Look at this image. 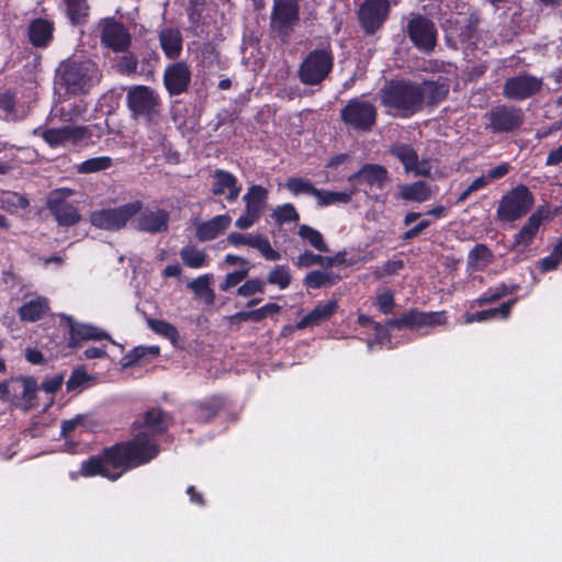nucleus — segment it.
<instances>
[{"label": "nucleus", "mask_w": 562, "mask_h": 562, "mask_svg": "<svg viewBox=\"0 0 562 562\" xmlns=\"http://www.w3.org/2000/svg\"><path fill=\"white\" fill-rule=\"evenodd\" d=\"M113 166V159L109 156H98L83 160L75 165L76 172L79 175H90L105 171Z\"/></svg>", "instance_id": "39"}, {"label": "nucleus", "mask_w": 562, "mask_h": 562, "mask_svg": "<svg viewBox=\"0 0 562 562\" xmlns=\"http://www.w3.org/2000/svg\"><path fill=\"white\" fill-rule=\"evenodd\" d=\"M64 3L66 18L72 26L87 24L90 16L88 0H64Z\"/></svg>", "instance_id": "31"}, {"label": "nucleus", "mask_w": 562, "mask_h": 562, "mask_svg": "<svg viewBox=\"0 0 562 562\" xmlns=\"http://www.w3.org/2000/svg\"><path fill=\"white\" fill-rule=\"evenodd\" d=\"M147 353L158 355V347H143L138 346L133 348L128 353L122 358V366L124 368H131L137 364Z\"/></svg>", "instance_id": "47"}, {"label": "nucleus", "mask_w": 562, "mask_h": 562, "mask_svg": "<svg viewBox=\"0 0 562 562\" xmlns=\"http://www.w3.org/2000/svg\"><path fill=\"white\" fill-rule=\"evenodd\" d=\"M212 178L214 181L211 191L214 195H222L227 190L226 200L228 203H233L238 199L241 186L238 183L235 175L224 169H215Z\"/></svg>", "instance_id": "23"}, {"label": "nucleus", "mask_w": 562, "mask_h": 562, "mask_svg": "<svg viewBox=\"0 0 562 562\" xmlns=\"http://www.w3.org/2000/svg\"><path fill=\"white\" fill-rule=\"evenodd\" d=\"M495 317V310L488 308L479 311L472 314H468L465 318V323H473V322H486Z\"/></svg>", "instance_id": "61"}, {"label": "nucleus", "mask_w": 562, "mask_h": 562, "mask_svg": "<svg viewBox=\"0 0 562 562\" xmlns=\"http://www.w3.org/2000/svg\"><path fill=\"white\" fill-rule=\"evenodd\" d=\"M268 199V190L260 184H252L243 196L248 213L261 215L265 203Z\"/></svg>", "instance_id": "34"}, {"label": "nucleus", "mask_w": 562, "mask_h": 562, "mask_svg": "<svg viewBox=\"0 0 562 562\" xmlns=\"http://www.w3.org/2000/svg\"><path fill=\"white\" fill-rule=\"evenodd\" d=\"M300 21L299 0H274L270 16L271 29L283 40L288 38Z\"/></svg>", "instance_id": "11"}, {"label": "nucleus", "mask_w": 562, "mask_h": 562, "mask_svg": "<svg viewBox=\"0 0 562 562\" xmlns=\"http://www.w3.org/2000/svg\"><path fill=\"white\" fill-rule=\"evenodd\" d=\"M509 170H510L509 162H502L498 166L491 168L487 171L486 176L490 181L498 180V179L504 178L506 175H508Z\"/></svg>", "instance_id": "62"}, {"label": "nucleus", "mask_w": 562, "mask_h": 562, "mask_svg": "<svg viewBox=\"0 0 562 562\" xmlns=\"http://www.w3.org/2000/svg\"><path fill=\"white\" fill-rule=\"evenodd\" d=\"M535 204V195L526 184H518L502 195L497 209V220L513 223L525 217Z\"/></svg>", "instance_id": "8"}, {"label": "nucleus", "mask_w": 562, "mask_h": 562, "mask_svg": "<svg viewBox=\"0 0 562 562\" xmlns=\"http://www.w3.org/2000/svg\"><path fill=\"white\" fill-rule=\"evenodd\" d=\"M539 228L540 226L527 220L522 227L514 235L513 247L519 248L520 251L527 249L532 244Z\"/></svg>", "instance_id": "40"}, {"label": "nucleus", "mask_w": 562, "mask_h": 562, "mask_svg": "<svg viewBox=\"0 0 562 562\" xmlns=\"http://www.w3.org/2000/svg\"><path fill=\"white\" fill-rule=\"evenodd\" d=\"M231 224L228 215H216L196 226L195 236L200 241H210L218 237Z\"/></svg>", "instance_id": "28"}, {"label": "nucleus", "mask_w": 562, "mask_h": 562, "mask_svg": "<svg viewBox=\"0 0 562 562\" xmlns=\"http://www.w3.org/2000/svg\"><path fill=\"white\" fill-rule=\"evenodd\" d=\"M227 241L236 247L249 246L256 248L267 260L277 261L281 258V254L272 248L268 237L260 234L251 235L232 232L227 236Z\"/></svg>", "instance_id": "20"}, {"label": "nucleus", "mask_w": 562, "mask_h": 562, "mask_svg": "<svg viewBox=\"0 0 562 562\" xmlns=\"http://www.w3.org/2000/svg\"><path fill=\"white\" fill-rule=\"evenodd\" d=\"M376 306L379 308L380 312H382L383 314H389L392 312L394 305H395V302H394V296L392 294L391 291H385L383 293H380L378 296H376Z\"/></svg>", "instance_id": "54"}, {"label": "nucleus", "mask_w": 562, "mask_h": 562, "mask_svg": "<svg viewBox=\"0 0 562 562\" xmlns=\"http://www.w3.org/2000/svg\"><path fill=\"white\" fill-rule=\"evenodd\" d=\"M389 153L402 164L406 173H411V170H414L415 164H417L418 153L413 145L396 142L390 146Z\"/></svg>", "instance_id": "30"}, {"label": "nucleus", "mask_w": 562, "mask_h": 562, "mask_svg": "<svg viewBox=\"0 0 562 562\" xmlns=\"http://www.w3.org/2000/svg\"><path fill=\"white\" fill-rule=\"evenodd\" d=\"M69 323V347L78 348L86 340L110 339V335L101 328L75 322L71 317H67Z\"/></svg>", "instance_id": "25"}, {"label": "nucleus", "mask_w": 562, "mask_h": 562, "mask_svg": "<svg viewBox=\"0 0 562 562\" xmlns=\"http://www.w3.org/2000/svg\"><path fill=\"white\" fill-rule=\"evenodd\" d=\"M450 90L449 80L439 76L436 80L416 82L407 78L392 79L380 91L381 104L389 113L409 119L425 106L434 108L441 103Z\"/></svg>", "instance_id": "1"}, {"label": "nucleus", "mask_w": 562, "mask_h": 562, "mask_svg": "<svg viewBox=\"0 0 562 562\" xmlns=\"http://www.w3.org/2000/svg\"><path fill=\"white\" fill-rule=\"evenodd\" d=\"M88 380L89 375L83 369H75L66 382V389L68 392L75 391L82 386Z\"/></svg>", "instance_id": "53"}, {"label": "nucleus", "mask_w": 562, "mask_h": 562, "mask_svg": "<svg viewBox=\"0 0 562 562\" xmlns=\"http://www.w3.org/2000/svg\"><path fill=\"white\" fill-rule=\"evenodd\" d=\"M406 34L412 44L422 52L434 50L437 44L435 23L423 14H414L406 25Z\"/></svg>", "instance_id": "12"}, {"label": "nucleus", "mask_w": 562, "mask_h": 562, "mask_svg": "<svg viewBox=\"0 0 562 562\" xmlns=\"http://www.w3.org/2000/svg\"><path fill=\"white\" fill-rule=\"evenodd\" d=\"M336 257H328L323 255L314 254L311 250H304L302 254L299 255L296 258L294 265L302 269V268H308L314 265H319L325 268H330L336 262Z\"/></svg>", "instance_id": "42"}, {"label": "nucleus", "mask_w": 562, "mask_h": 562, "mask_svg": "<svg viewBox=\"0 0 562 562\" xmlns=\"http://www.w3.org/2000/svg\"><path fill=\"white\" fill-rule=\"evenodd\" d=\"M0 109L8 114L16 111V97L12 91L7 90L0 93Z\"/></svg>", "instance_id": "55"}, {"label": "nucleus", "mask_w": 562, "mask_h": 562, "mask_svg": "<svg viewBox=\"0 0 562 562\" xmlns=\"http://www.w3.org/2000/svg\"><path fill=\"white\" fill-rule=\"evenodd\" d=\"M339 279L331 271L312 270L304 277L303 284L308 289H321L336 284Z\"/></svg>", "instance_id": "36"}, {"label": "nucleus", "mask_w": 562, "mask_h": 562, "mask_svg": "<svg viewBox=\"0 0 562 562\" xmlns=\"http://www.w3.org/2000/svg\"><path fill=\"white\" fill-rule=\"evenodd\" d=\"M44 142L52 148L65 146L70 143L74 146L80 145L83 140L90 139L92 133L89 126L65 125L57 128H46L40 134Z\"/></svg>", "instance_id": "17"}, {"label": "nucleus", "mask_w": 562, "mask_h": 562, "mask_svg": "<svg viewBox=\"0 0 562 562\" xmlns=\"http://www.w3.org/2000/svg\"><path fill=\"white\" fill-rule=\"evenodd\" d=\"M144 207L140 200H135L116 207L95 210L90 213V224L99 229L119 232L126 227L127 223L135 217Z\"/></svg>", "instance_id": "9"}, {"label": "nucleus", "mask_w": 562, "mask_h": 562, "mask_svg": "<svg viewBox=\"0 0 562 562\" xmlns=\"http://www.w3.org/2000/svg\"><path fill=\"white\" fill-rule=\"evenodd\" d=\"M138 59L132 52H125L116 63V70L123 76H132L137 72Z\"/></svg>", "instance_id": "49"}, {"label": "nucleus", "mask_w": 562, "mask_h": 562, "mask_svg": "<svg viewBox=\"0 0 562 562\" xmlns=\"http://www.w3.org/2000/svg\"><path fill=\"white\" fill-rule=\"evenodd\" d=\"M148 327L157 335L170 340L173 345L179 339V331L177 327L167 321L158 318H147Z\"/></svg>", "instance_id": "45"}, {"label": "nucleus", "mask_w": 562, "mask_h": 562, "mask_svg": "<svg viewBox=\"0 0 562 562\" xmlns=\"http://www.w3.org/2000/svg\"><path fill=\"white\" fill-rule=\"evenodd\" d=\"M297 235L306 241L311 247L316 249L319 252H329L330 249L326 244L323 234L316 228L302 224L299 227Z\"/></svg>", "instance_id": "38"}, {"label": "nucleus", "mask_w": 562, "mask_h": 562, "mask_svg": "<svg viewBox=\"0 0 562 562\" xmlns=\"http://www.w3.org/2000/svg\"><path fill=\"white\" fill-rule=\"evenodd\" d=\"M285 187L295 195L304 193L315 196V193H317V188L310 180L300 177L289 178Z\"/></svg>", "instance_id": "48"}, {"label": "nucleus", "mask_w": 562, "mask_h": 562, "mask_svg": "<svg viewBox=\"0 0 562 562\" xmlns=\"http://www.w3.org/2000/svg\"><path fill=\"white\" fill-rule=\"evenodd\" d=\"M401 196L408 201L425 202L430 196V190L425 181H416L404 186L401 190Z\"/></svg>", "instance_id": "44"}, {"label": "nucleus", "mask_w": 562, "mask_h": 562, "mask_svg": "<svg viewBox=\"0 0 562 562\" xmlns=\"http://www.w3.org/2000/svg\"><path fill=\"white\" fill-rule=\"evenodd\" d=\"M356 191L357 189H353L350 192H337L317 189L315 198L317 199L319 206H328L331 204H347L352 200V195L356 193Z\"/></svg>", "instance_id": "41"}, {"label": "nucleus", "mask_w": 562, "mask_h": 562, "mask_svg": "<svg viewBox=\"0 0 562 562\" xmlns=\"http://www.w3.org/2000/svg\"><path fill=\"white\" fill-rule=\"evenodd\" d=\"M249 269H240L226 274L225 280L220 284L222 291H227L231 288L236 286L248 276Z\"/></svg>", "instance_id": "52"}, {"label": "nucleus", "mask_w": 562, "mask_h": 562, "mask_svg": "<svg viewBox=\"0 0 562 562\" xmlns=\"http://www.w3.org/2000/svg\"><path fill=\"white\" fill-rule=\"evenodd\" d=\"M431 225V222L429 220H422L419 223H417L415 226L406 231L402 239L403 240H411L416 238L418 235H420L426 228H428Z\"/></svg>", "instance_id": "59"}, {"label": "nucleus", "mask_w": 562, "mask_h": 562, "mask_svg": "<svg viewBox=\"0 0 562 562\" xmlns=\"http://www.w3.org/2000/svg\"><path fill=\"white\" fill-rule=\"evenodd\" d=\"M126 104L133 119L143 120L146 125H157L161 117L162 101L157 91L144 85L130 88Z\"/></svg>", "instance_id": "5"}, {"label": "nucleus", "mask_w": 562, "mask_h": 562, "mask_svg": "<svg viewBox=\"0 0 562 562\" xmlns=\"http://www.w3.org/2000/svg\"><path fill=\"white\" fill-rule=\"evenodd\" d=\"M179 255L183 265L188 268L199 269L209 265L207 254L193 245L182 247Z\"/></svg>", "instance_id": "37"}, {"label": "nucleus", "mask_w": 562, "mask_h": 562, "mask_svg": "<svg viewBox=\"0 0 562 562\" xmlns=\"http://www.w3.org/2000/svg\"><path fill=\"white\" fill-rule=\"evenodd\" d=\"M47 207L59 226H75L81 220L78 209L63 199L49 200Z\"/></svg>", "instance_id": "26"}, {"label": "nucleus", "mask_w": 562, "mask_h": 562, "mask_svg": "<svg viewBox=\"0 0 562 562\" xmlns=\"http://www.w3.org/2000/svg\"><path fill=\"white\" fill-rule=\"evenodd\" d=\"M101 44L114 53H125L132 45V35L128 29L113 16L100 21Z\"/></svg>", "instance_id": "15"}, {"label": "nucleus", "mask_w": 562, "mask_h": 562, "mask_svg": "<svg viewBox=\"0 0 562 562\" xmlns=\"http://www.w3.org/2000/svg\"><path fill=\"white\" fill-rule=\"evenodd\" d=\"M552 217L550 207L548 204L539 205L535 212L528 217V221L541 226L543 222L549 221Z\"/></svg>", "instance_id": "56"}, {"label": "nucleus", "mask_w": 562, "mask_h": 562, "mask_svg": "<svg viewBox=\"0 0 562 562\" xmlns=\"http://www.w3.org/2000/svg\"><path fill=\"white\" fill-rule=\"evenodd\" d=\"M276 222L280 225L284 223L297 222L300 218L299 212L291 203H285L278 206L272 214Z\"/></svg>", "instance_id": "50"}, {"label": "nucleus", "mask_w": 562, "mask_h": 562, "mask_svg": "<svg viewBox=\"0 0 562 562\" xmlns=\"http://www.w3.org/2000/svg\"><path fill=\"white\" fill-rule=\"evenodd\" d=\"M228 401L221 394L211 395L193 403V416L198 423L206 424L213 420L220 412L226 408Z\"/></svg>", "instance_id": "24"}, {"label": "nucleus", "mask_w": 562, "mask_h": 562, "mask_svg": "<svg viewBox=\"0 0 562 562\" xmlns=\"http://www.w3.org/2000/svg\"><path fill=\"white\" fill-rule=\"evenodd\" d=\"M493 260V251L485 244H476L468 254L467 267L472 271H483Z\"/></svg>", "instance_id": "32"}, {"label": "nucleus", "mask_w": 562, "mask_h": 562, "mask_svg": "<svg viewBox=\"0 0 562 562\" xmlns=\"http://www.w3.org/2000/svg\"><path fill=\"white\" fill-rule=\"evenodd\" d=\"M292 282L290 268L286 265L274 266L267 277V283L277 285L280 290H285Z\"/></svg>", "instance_id": "46"}, {"label": "nucleus", "mask_w": 562, "mask_h": 562, "mask_svg": "<svg viewBox=\"0 0 562 562\" xmlns=\"http://www.w3.org/2000/svg\"><path fill=\"white\" fill-rule=\"evenodd\" d=\"M485 130L492 134H509L520 128L525 114L521 108L497 104L485 113Z\"/></svg>", "instance_id": "10"}, {"label": "nucleus", "mask_w": 562, "mask_h": 562, "mask_svg": "<svg viewBox=\"0 0 562 562\" xmlns=\"http://www.w3.org/2000/svg\"><path fill=\"white\" fill-rule=\"evenodd\" d=\"M543 87V79L529 72H520L505 80L503 95L513 101H525L538 94Z\"/></svg>", "instance_id": "13"}, {"label": "nucleus", "mask_w": 562, "mask_h": 562, "mask_svg": "<svg viewBox=\"0 0 562 562\" xmlns=\"http://www.w3.org/2000/svg\"><path fill=\"white\" fill-rule=\"evenodd\" d=\"M211 274H203L188 283V288L199 297L204 299L206 303L212 304L215 293L211 289Z\"/></svg>", "instance_id": "43"}, {"label": "nucleus", "mask_w": 562, "mask_h": 562, "mask_svg": "<svg viewBox=\"0 0 562 562\" xmlns=\"http://www.w3.org/2000/svg\"><path fill=\"white\" fill-rule=\"evenodd\" d=\"M335 56L330 43L311 50L299 67V79L305 86H317L333 71Z\"/></svg>", "instance_id": "6"}, {"label": "nucleus", "mask_w": 562, "mask_h": 562, "mask_svg": "<svg viewBox=\"0 0 562 562\" xmlns=\"http://www.w3.org/2000/svg\"><path fill=\"white\" fill-rule=\"evenodd\" d=\"M519 289V284H506L502 282L494 288H488L486 292L475 300V303L480 306L491 304L499 301L506 295L516 293Z\"/></svg>", "instance_id": "35"}, {"label": "nucleus", "mask_w": 562, "mask_h": 562, "mask_svg": "<svg viewBox=\"0 0 562 562\" xmlns=\"http://www.w3.org/2000/svg\"><path fill=\"white\" fill-rule=\"evenodd\" d=\"M191 82V70L184 61L173 63L165 69L164 86L170 95L184 93Z\"/></svg>", "instance_id": "18"}, {"label": "nucleus", "mask_w": 562, "mask_h": 562, "mask_svg": "<svg viewBox=\"0 0 562 562\" xmlns=\"http://www.w3.org/2000/svg\"><path fill=\"white\" fill-rule=\"evenodd\" d=\"M160 47L169 59H177L182 52V36L177 29H164L159 33Z\"/></svg>", "instance_id": "29"}, {"label": "nucleus", "mask_w": 562, "mask_h": 562, "mask_svg": "<svg viewBox=\"0 0 562 562\" xmlns=\"http://www.w3.org/2000/svg\"><path fill=\"white\" fill-rule=\"evenodd\" d=\"M389 14V0H364L358 10L359 25L367 35H373L386 22Z\"/></svg>", "instance_id": "16"}, {"label": "nucleus", "mask_w": 562, "mask_h": 562, "mask_svg": "<svg viewBox=\"0 0 562 562\" xmlns=\"http://www.w3.org/2000/svg\"><path fill=\"white\" fill-rule=\"evenodd\" d=\"M47 300L44 297H36L22 304L18 311L19 317L23 322H37L48 311Z\"/></svg>", "instance_id": "33"}, {"label": "nucleus", "mask_w": 562, "mask_h": 562, "mask_svg": "<svg viewBox=\"0 0 562 562\" xmlns=\"http://www.w3.org/2000/svg\"><path fill=\"white\" fill-rule=\"evenodd\" d=\"M266 282L255 278L247 280L237 289V294L243 297H249L256 293H265Z\"/></svg>", "instance_id": "51"}, {"label": "nucleus", "mask_w": 562, "mask_h": 562, "mask_svg": "<svg viewBox=\"0 0 562 562\" xmlns=\"http://www.w3.org/2000/svg\"><path fill=\"white\" fill-rule=\"evenodd\" d=\"M55 23L44 18L33 19L26 30L29 43L40 49L50 46L54 41Z\"/></svg>", "instance_id": "22"}, {"label": "nucleus", "mask_w": 562, "mask_h": 562, "mask_svg": "<svg viewBox=\"0 0 562 562\" xmlns=\"http://www.w3.org/2000/svg\"><path fill=\"white\" fill-rule=\"evenodd\" d=\"M447 323L446 311L423 312L418 308H409L398 317L391 318L386 324L392 328H423L445 325Z\"/></svg>", "instance_id": "14"}, {"label": "nucleus", "mask_w": 562, "mask_h": 562, "mask_svg": "<svg viewBox=\"0 0 562 562\" xmlns=\"http://www.w3.org/2000/svg\"><path fill=\"white\" fill-rule=\"evenodd\" d=\"M389 181L387 169L379 164H364L358 171L348 177V182L353 189L357 186L366 184L369 188L382 190Z\"/></svg>", "instance_id": "19"}, {"label": "nucleus", "mask_w": 562, "mask_h": 562, "mask_svg": "<svg viewBox=\"0 0 562 562\" xmlns=\"http://www.w3.org/2000/svg\"><path fill=\"white\" fill-rule=\"evenodd\" d=\"M202 61L212 65L217 58V50L214 44L204 43L201 47Z\"/></svg>", "instance_id": "64"}, {"label": "nucleus", "mask_w": 562, "mask_h": 562, "mask_svg": "<svg viewBox=\"0 0 562 562\" xmlns=\"http://www.w3.org/2000/svg\"><path fill=\"white\" fill-rule=\"evenodd\" d=\"M171 425V418L159 407L147 409L143 416L137 417L131 425L134 434L126 441H136L143 445L146 464L155 460L160 453V445L157 437L165 435Z\"/></svg>", "instance_id": "3"}, {"label": "nucleus", "mask_w": 562, "mask_h": 562, "mask_svg": "<svg viewBox=\"0 0 562 562\" xmlns=\"http://www.w3.org/2000/svg\"><path fill=\"white\" fill-rule=\"evenodd\" d=\"M83 422H85L83 415H77L76 417H74L71 419L63 420L61 436L64 438L68 437L77 428V426L83 424Z\"/></svg>", "instance_id": "60"}, {"label": "nucleus", "mask_w": 562, "mask_h": 562, "mask_svg": "<svg viewBox=\"0 0 562 562\" xmlns=\"http://www.w3.org/2000/svg\"><path fill=\"white\" fill-rule=\"evenodd\" d=\"M63 383H64V375L63 374H54L52 376H46L44 379V381L42 382V389L46 393L54 394L58 390H60Z\"/></svg>", "instance_id": "57"}, {"label": "nucleus", "mask_w": 562, "mask_h": 562, "mask_svg": "<svg viewBox=\"0 0 562 562\" xmlns=\"http://www.w3.org/2000/svg\"><path fill=\"white\" fill-rule=\"evenodd\" d=\"M259 217H260V215H258L256 213H248L246 211V213L244 215H240L236 220L235 226L240 229H247V228L251 227L259 220Z\"/></svg>", "instance_id": "63"}, {"label": "nucleus", "mask_w": 562, "mask_h": 562, "mask_svg": "<svg viewBox=\"0 0 562 562\" xmlns=\"http://www.w3.org/2000/svg\"><path fill=\"white\" fill-rule=\"evenodd\" d=\"M337 308L338 303L336 300H329L326 303H318L311 312L296 323L295 328L304 329L311 326H317L329 319Z\"/></svg>", "instance_id": "27"}, {"label": "nucleus", "mask_w": 562, "mask_h": 562, "mask_svg": "<svg viewBox=\"0 0 562 562\" xmlns=\"http://www.w3.org/2000/svg\"><path fill=\"white\" fill-rule=\"evenodd\" d=\"M339 119L350 131L369 133L376 125L378 109L372 101L355 97L340 109Z\"/></svg>", "instance_id": "7"}, {"label": "nucleus", "mask_w": 562, "mask_h": 562, "mask_svg": "<svg viewBox=\"0 0 562 562\" xmlns=\"http://www.w3.org/2000/svg\"><path fill=\"white\" fill-rule=\"evenodd\" d=\"M143 445L136 441H119L104 447L97 456H91L80 464L79 473L85 477L102 476L112 482L123 474L146 465L147 458Z\"/></svg>", "instance_id": "2"}, {"label": "nucleus", "mask_w": 562, "mask_h": 562, "mask_svg": "<svg viewBox=\"0 0 562 562\" xmlns=\"http://www.w3.org/2000/svg\"><path fill=\"white\" fill-rule=\"evenodd\" d=\"M561 261L562 259H560L559 257H554V255L550 252V255L540 259V261L538 262V268L543 273L550 272L555 270Z\"/></svg>", "instance_id": "58"}, {"label": "nucleus", "mask_w": 562, "mask_h": 562, "mask_svg": "<svg viewBox=\"0 0 562 562\" xmlns=\"http://www.w3.org/2000/svg\"><path fill=\"white\" fill-rule=\"evenodd\" d=\"M134 228L138 232L158 234L169 227V213L162 209L145 210L137 214Z\"/></svg>", "instance_id": "21"}, {"label": "nucleus", "mask_w": 562, "mask_h": 562, "mask_svg": "<svg viewBox=\"0 0 562 562\" xmlns=\"http://www.w3.org/2000/svg\"><path fill=\"white\" fill-rule=\"evenodd\" d=\"M57 78L67 93H87L98 80V67L90 60L68 59L57 68Z\"/></svg>", "instance_id": "4"}]
</instances>
